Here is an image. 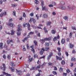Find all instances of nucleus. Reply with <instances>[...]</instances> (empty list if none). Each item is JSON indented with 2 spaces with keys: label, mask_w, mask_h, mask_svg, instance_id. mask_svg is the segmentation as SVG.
Wrapping results in <instances>:
<instances>
[{
  "label": "nucleus",
  "mask_w": 76,
  "mask_h": 76,
  "mask_svg": "<svg viewBox=\"0 0 76 76\" xmlns=\"http://www.w3.org/2000/svg\"><path fill=\"white\" fill-rule=\"evenodd\" d=\"M41 6L42 7V10H45V11H48V8H47L45 6H44V7H43V6L44 5V1L42 0L41 1Z\"/></svg>",
  "instance_id": "1"
},
{
  "label": "nucleus",
  "mask_w": 76,
  "mask_h": 76,
  "mask_svg": "<svg viewBox=\"0 0 76 76\" xmlns=\"http://www.w3.org/2000/svg\"><path fill=\"white\" fill-rule=\"evenodd\" d=\"M18 28L17 29V31L18 32L17 33V34L18 36L20 35V34H21V32H20V31H22V29L20 27V25L19 24L18 26Z\"/></svg>",
  "instance_id": "2"
},
{
  "label": "nucleus",
  "mask_w": 76,
  "mask_h": 76,
  "mask_svg": "<svg viewBox=\"0 0 76 76\" xmlns=\"http://www.w3.org/2000/svg\"><path fill=\"white\" fill-rule=\"evenodd\" d=\"M2 65L3 66V67L1 66H0V69H2L3 70H4V71H5L6 69V65L4 64H3Z\"/></svg>",
  "instance_id": "3"
},
{
  "label": "nucleus",
  "mask_w": 76,
  "mask_h": 76,
  "mask_svg": "<svg viewBox=\"0 0 76 76\" xmlns=\"http://www.w3.org/2000/svg\"><path fill=\"white\" fill-rule=\"evenodd\" d=\"M51 38H45L44 39H41L40 41L42 42H44L45 41H50Z\"/></svg>",
  "instance_id": "4"
},
{
  "label": "nucleus",
  "mask_w": 76,
  "mask_h": 76,
  "mask_svg": "<svg viewBox=\"0 0 76 76\" xmlns=\"http://www.w3.org/2000/svg\"><path fill=\"white\" fill-rule=\"evenodd\" d=\"M53 56V53H49V55L48 57V60H50V58H51V56Z\"/></svg>",
  "instance_id": "5"
},
{
  "label": "nucleus",
  "mask_w": 76,
  "mask_h": 76,
  "mask_svg": "<svg viewBox=\"0 0 76 76\" xmlns=\"http://www.w3.org/2000/svg\"><path fill=\"white\" fill-rule=\"evenodd\" d=\"M8 26H10L11 27H13L15 26V25L12 23H8L7 24Z\"/></svg>",
  "instance_id": "6"
},
{
  "label": "nucleus",
  "mask_w": 76,
  "mask_h": 76,
  "mask_svg": "<svg viewBox=\"0 0 76 76\" xmlns=\"http://www.w3.org/2000/svg\"><path fill=\"white\" fill-rule=\"evenodd\" d=\"M15 31H14L13 30H11V33H10L9 32H8L7 34H9V35H10V34H11V35H14V34H15Z\"/></svg>",
  "instance_id": "7"
},
{
  "label": "nucleus",
  "mask_w": 76,
  "mask_h": 76,
  "mask_svg": "<svg viewBox=\"0 0 76 76\" xmlns=\"http://www.w3.org/2000/svg\"><path fill=\"white\" fill-rule=\"evenodd\" d=\"M73 8H75V7L74 6H73V7H72V8H71V6L70 5H69L67 7V9H69V10H73Z\"/></svg>",
  "instance_id": "8"
},
{
  "label": "nucleus",
  "mask_w": 76,
  "mask_h": 76,
  "mask_svg": "<svg viewBox=\"0 0 76 76\" xmlns=\"http://www.w3.org/2000/svg\"><path fill=\"white\" fill-rule=\"evenodd\" d=\"M60 38V36L59 35H58L57 37H55L53 39V41H56L57 40V39H59Z\"/></svg>",
  "instance_id": "9"
},
{
  "label": "nucleus",
  "mask_w": 76,
  "mask_h": 76,
  "mask_svg": "<svg viewBox=\"0 0 76 76\" xmlns=\"http://www.w3.org/2000/svg\"><path fill=\"white\" fill-rule=\"evenodd\" d=\"M16 72H18V75H22V72L21 71H19L17 69H16Z\"/></svg>",
  "instance_id": "10"
},
{
  "label": "nucleus",
  "mask_w": 76,
  "mask_h": 76,
  "mask_svg": "<svg viewBox=\"0 0 76 76\" xmlns=\"http://www.w3.org/2000/svg\"><path fill=\"white\" fill-rule=\"evenodd\" d=\"M30 37H31L28 34V35L27 36V37H25L24 39L23 40V42H25V40H27V39H28V38H30Z\"/></svg>",
  "instance_id": "11"
},
{
  "label": "nucleus",
  "mask_w": 76,
  "mask_h": 76,
  "mask_svg": "<svg viewBox=\"0 0 76 76\" xmlns=\"http://www.w3.org/2000/svg\"><path fill=\"white\" fill-rule=\"evenodd\" d=\"M3 73L4 75H5L6 76H11V75L8 73H6L5 72H3Z\"/></svg>",
  "instance_id": "12"
},
{
  "label": "nucleus",
  "mask_w": 76,
  "mask_h": 76,
  "mask_svg": "<svg viewBox=\"0 0 76 76\" xmlns=\"http://www.w3.org/2000/svg\"><path fill=\"white\" fill-rule=\"evenodd\" d=\"M43 16L44 18L46 19L48 18V15L47 14H44L43 15Z\"/></svg>",
  "instance_id": "13"
},
{
  "label": "nucleus",
  "mask_w": 76,
  "mask_h": 76,
  "mask_svg": "<svg viewBox=\"0 0 76 76\" xmlns=\"http://www.w3.org/2000/svg\"><path fill=\"white\" fill-rule=\"evenodd\" d=\"M56 58L57 60H62V58H61V57H59L58 56H56Z\"/></svg>",
  "instance_id": "14"
},
{
  "label": "nucleus",
  "mask_w": 76,
  "mask_h": 76,
  "mask_svg": "<svg viewBox=\"0 0 76 76\" xmlns=\"http://www.w3.org/2000/svg\"><path fill=\"white\" fill-rule=\"evenodd\" d=\"M61 42L62 44H64V43H65V39L64 38L62 39L61 40Z\"/></svg>",
  "instance_id": "15"
},
{
  "label": "nucleus",
  "mask_w": 76,
  "mask_h": 76,
  "mask_svg": "<svg viewBox=\"0 0 76 76\" xmlns=\"http://www.w3.org/2000/svg\"><path fill=\"white\" fill-rule=\"evenodd\" d=\"M3 43H0V49L1 50L3 49Z\"/></svg>",
  "instance_id": "16"
},
{
  "label": "nucleus",
  "mask_w": 76,
  "mask_h": 76,
  "mask_svg": "<svg viewBox=\"0 0 76 76\" xmlns=\"http://www.w3.org/2000/svg\"><path fill=\"white\" fill-rule=\"evenodd\" d=\"M28 25V24H27V23H24L23 24V27H27Z\"/></svg>",
  "instance_id": "17"
},
{
  "label": "nucleus",
  "mask_w": 76,
  "mask_h": 76,
  "mask_svg": "<svg viewBox=\"0 0 76 76\" xmlns=\"http://www.w3.org/2000/svg\"><path fill=\"white\" fill-rule=\"evenodd\" d=\"M70 45V48H73V47H74V46H73V45L71 43H69Z\"/></svg>",
  "instance_id": "18"
},
{
  "label": "nucleus",
  "mask_w": 76,
  "mask_h": 76,
  "mask_svg": "<svg viewBox=\"0 0 76 76\" xmlns=\"http://www.w3.org/2000/svg\"><path fill=\"white\" fill-rule=\"evenodd\" d=\"M10 69H11V70L12 72H13L15 71V68H14V67H11Z\"/></svg>",
  "instance_id": "19"
},
{
  "label": "nucleus",
  "mask_w": 76,
  "mask_h": 76,
  "mask_svg": "<svg viewBox=\"0 0 76 76\" xmlns=\"http://www.w3.org/2000/svg\"><path fill=\"white\" fill-rule=\"evenodd\" d=\"M60 4H61V6H64V4H65V3H64V1H62L60 2Z\"/></svg>",
  "instance_id": "20"
},
{
  "label": "nucleus",
  "mask_w": 76,
  "mask_h": 76,
  "mask_svg": "<svg viewBox=\"0 0 76 76\" xmlns=\"http://www.w3.org/2000/svg\"><path fill=\"white\" fill-rule=\"evenodd\" d=\"M71 60L72 61H75L76 59L74 58H71Z\"/></svg>",
  "instance_id": "21"
},
{
  "label": "nucleus",
  "mask_w": 76,
  "mask_h": 76,
  "mask_svg": "<svg viewBox=\"0 0 76 76\" xmlns=\"http://www.w3.org/2000/svg\"><path fill=\"white\" fill-rule=\"evenodd\" d=\"M32 20L33 24H35L36 22V20H35V19H34V18H32Z\"/></svg>",
  "instance_id": "22"
},
{
  "label": "nucleus",
  "mask_w": 76,
  "mask_h": 76,
  "mask_svg": "<svg viewBox=\"0 0 76 76\" xmlns=\"http://www.w3.org/2000/svg\"><path fill=\"white\" fill-rule=\"evenodd\" d=\"M10 64L11 66H15V65L13 62H11L10 63Z\"/></svg>",
  "instance_id": "23"
},
{
  "label": "nucleus",
  "mask_w": 76,
  "mask_h": 76,
  "mask_svg": "<svg viewBox=\"0 0 76 76\" xmlns=\"http://www.w3.org/2000/svg\"><path fill=\"white\" fill-rule=\"evenodd\" d=\"M51 32L52 34H56V31H55L54 30H52L51 31Z\"/></svg>",
  "instance_id": "24"
},
{
  "label": "nucleus",
  "mask_w": 76,
  "mask_h": 76,
  "mask_svg": "<svg viewBox=\"0 0 76 76\" xmlns=\"http://www.w3.org/2000/svg\"><path fill=\"white\" fill-rule=\"evenodd\" d=\"M61 64L64 65L65 64V61L64 60H62L61 62Z\"/></svg>",
  "instance_id": "25"
},
{
  "label": "nucleus",
  "mask_w": 76,
  "mask_h": 76,
  "mask_svg": "<svg viewBox=\"0 0 76 76\" xmlns=\"http://www.w3.org/2000/svg\"><path fill=\"white\" fill-rule=\"evenodd\" d=\"M28 30H30V24H29V23H28V26H27Z\"/></svg>",
  "instance_id": "26"
},
{
  "label": "nucleus",
  "mask_w": 76,
  "mask_h": 76,
  "mask_svg": "<svg viewBox=\"0 0 76 76\" xmlns=\"http://www.w3.org/2000/svg\"><path fill=\"white\" fill-rule=\"evenodd\" d=\"M70 72V70L69 69H67L66 70V73H69Z\"/></svg>",
  "instance_id": "27"
},
{
  "label": "nucleus",
  "mask_w": 76,
  "mask_h": 76,
  "mask_svg": "<svg viewBox=\"0 0 76 76\" xmlns=\"http://www.w3.org/2000/svg\"><path fill=\"white\" fill-rule=\"evenodd\" d=\"M64 19L66 20H67L68 19V18H67V16H66L64 17Z\"/></svg>",
  "instance_id": "28"
},
{
  "label": "nucleus",
  "mask_w": 76,
  "mask_h": 76,
  "mask_svg": "<svg viewBox=\"0 0 76 76\" xmlns=\"http://www.w3.org/2000/svg\"><path fill=\"white\" fill-rule=\"evenodd\" d=\"M39 27H38L37 28H38L39 29H41V27H42V25H41V24H39Z\"/></svg>",
  "instance_id": "29"
},
{
  "label": "nucleus",
  "mask_w": 76,
  "mask_h": 76,
  "mask_svg": "<svg viewBox=\"0 0 76 76\" xmlns=\"http://www.w3.org/2000/svg\"><path fill=\"white\" fill-rule=\"evenodd\" d=\"M41 68V65H39L37 67H36V69L37 70L38 69H40Z\"/></svg>",
  "instance_id": "30"
},
{
  "label": "nucleus",
  "mask_w": 76,
  "mask_h": 76,
  "mask_svg": "<svg viewBox=\"0 0 76 76\" xmlns=\"http://www.w3.org/2000/svg\"><path fill=\"white\" fill-rule=\"evenodd\" d=\"M34 44L35 45V46H37V41H34Z\"/></svg>",
  "instance_id": "31"
},
{
  "label": "nucleus",
  "mask_w": 76,
  "mask_h": 76,
  "mask_svg": "<svg viewBox=\"0 0 76 76\" xmlns=\"http://www.w3.org/2000/svg\"><path fill=\"white\" fill-rule=\"evenodd\" d=\"M72 34H73L72 33L70 32V33L69 34V37L70 38H72Z\"/></svg>",
  "instance_id": "32"
},
{
  "label": "nucleus",
  "mask_w": 76,
  "mask_h": 76,
  "mask_svg": "<svg viewBox=\"0 0 76 76\" xmlns=\"http://www.w3.org/2000/svg\"><path fill=\"white\" fill-rule=\"evenodd\" d=\"M34 2L36 4H38L39 3V1L37 0H35L34 1Z\"/></svg>",
  "instance_id": "33"
},
{
  "label": "nucleus",
  "mask_w": 76,
  "mask_h": 76,
  "mask_svg": "<svg viewBox=\"0 0 76 76\" xmlns=\"http://www.w3.org/2000/svg\"><path fill=\"white\" fill-rule=\"evenodd\" d=\"M50 48H46L45 49V51H48L49 50Z\"/></svg>",
  "instance_id": "34"
},
{
  "label": "nucleus",
  "mask_w": 76,
  "mask_h": 76,
  "mask_svg": "<svg viewBox=\"0 0 76 76\" xmlns=\"http://www.w3.org/2000/svg\"><path fill=\"white\" fill-rule=\"evenodd\" d=\"M35 69H36V68L34 67H33L30 69L31 70H35Z\"/></svg>",
  "instance_id": "35"
},
{
  "label": "nucleus",
  "mask_w": 76,
  "mask_h": 76,
  "mask_svg": "<svg viewBox=\"0 0 76 76\" xmlns=\"http://www.w3.org/2000/svg\"><path fill=\"white\" fill-rule=\"evenodd\" d=\"M13 15L15 16H16V12L15 11H14L13 12Z\"/></svg>",
  "instance_id": "36"
},
{
  "label": "nucleus",
  "mask_w": 76,
  "mask_h": 76,
  "mask_svg": "<svg viewBox=\"0 0 76 76\" xmlns=\"http://www.w3.org/2000/svg\"><path fill=\"white\" fill-rule=\"evenodd\" d=\"M44 30H45V33H47V28H46L44 27Z\"/></svg>",
  "instance_id": "37"
},
{
  "label": "nucleus",
  "mask_w": 76,
  "mask_h": 76,
  "mask_svg": "<svg viewBox=\"0 0 76 76\" xmlns=\"http://www.w3.org/2000/svg\"><path fill=\"white\" fill-rule=\"evenodd\" d=\"M23 18H26V16L25 12L23 13Z\"/></svg>",
  "instance_id": "38"
},
{
  "label": "nucleus",
  "mask_w": 76,
  "mask_h": 76,
  "mask_svg": "<svg viewBox=\"0 0 76 76\" xmlns=\"http://www.w3.org/2000/svg\"><path fill=\"white\" fill-rule=\"evenodd\" d=\"M44 52L42 51V50H41L40 52V55H42L43 54V53Z\"/></svg>",
  "instance_id": "39"
},
{
  "label": "nucleus",
  "mask_w": 76,
  "mask_h": 76,
  "mask_svg": "<svg viewBox=\"0 0 76 76\" xmlns=\"http://www.w3.org/2000/svg\"><path fill=\"white\" fill-rule=\"evenodd\" d=\"M34 34V32L31 31L28 34H29V35H32Z\"/></svg>",
  "instance_id": "40"
},
{
  "label": "nucleus",
  "mask_w": 76,
  "mask_h": 76,
  "mask_svg": "<svg viewBox=\"0 0 76 76\" xmlns=\"http://www.w3.org/2000/svg\"><path fill=\"white\" fill-rule=\"evenodd\" d=\"M52 73H53V75H57V72H56L53 71V72H52Z\"/></svg>",
  "instance_id": "41"
},
{
  "label": "nucleus",
  "mask_w": 76,
  "mask_h": 76,
  "mask_svg": "<svg viewBox=\"0 0 76 76\" xmlns=\"http://www.w3.org/2000/svg\"><path fill=\"white\" fill-rule=\"evenodd\" d=\"M45 64H46L45 63H44L43 64H42L41 66L42 67H43L44 66H45Z\"/></svg>",
  "instance_id": "42"
},
{
  "label": "nucleus",
  "mask_w": 76,
  "mask_h": 76,
  "mask_svg": "<svg viewBox=\"0 0 76 76\" xmlns=\"http://www.w3.org/2000/svg\"><path fill=\"white\" fill-rule=\"evenodd\" d=\"M3 57L4 59H6V56L5 54H4L3 56Z\"/></svg>",
  "instance_id": "43"
},
{
  "label": "nucleus",
  "mask_w": 76,
  "mask_h": 76,
  "mask_svg": "<svg viewBox=\"0 0 76 76\" xmlns=\"http://www.w3.org/2000/svg\"><path fill=\"white\" fill-rule=\"evenodd\" d=\"M45 46L46 47H48L49 46V44L48 43H46L45 44Z\"/></svg>",
  "instance_id": "44"
},
{
  "label": "nucleus",
  "mask_w": 76,
  "mask_h": 76,
  "mask_svg": "<svg viewBox=\"0 0 76 76\" xmlns=\"http://www.w3.org/2000/svg\"><path fill=\"white\" fill-rule=\"evenodd\" d=\"M7 58L8 59H10V55H8Z\"/></svg>",
  "instance_id": "45"
},
{
  "label": "nucleus",
  "mask_w": 76,
  "mask_h": 76,
  "mask_svg": "<svg viewBox=\"0 0 76 76\" xmlns=\"http://www.w3.org/2000/svg\"><path fill=\"white\" fill-rule=\"evenodd\" d=\"M34 58H36L37 57H38V55H37L36 54H34Z\"/></svg>",
  "instance_id": "46"
},
{
  "label": "nucleus",
  "mask_w": 76,
  "mask_h": 76,
  "mask_svg": "<svg viewBox=\"0 0 76 76\" xmlns=\"http://www.w3.org/2000/svg\"><path fill=\"white\" fill-rule=\"evenodd\" d=\"M59 72H63V68H62L61 67L59 69Z\"/></svg>",
  "instance_id": "47"
},
{
  "label": "nucleus",
  "mask_w": 76,
  "mask_h": 76,
  "mask_svg": "<svg viewBox=\"0 0 76 76\" xmlns=\"http://www.w3.org/2000/svg\"><path fill=\"white\" fill-rule=\"evenodd\" d=\"M51 22L50 21H49L48 22V23L47 24V25H50L51 23Z\"/></svg>",
  "instance_id": "48"
},
{
  "label": "nucleus",
  "mask_w": 76,
  "mask_h": 76,
  "mask_svg": "<svg viewBox=\"0 0 76 76\" xmlns=\"http://www.w3.org/2000/svg\"><path fill=\"white\" fill-rule=\"evenodd\" d=\"M65 54L66 56H67V57H68V56H69V53H68V52H67V51H66Z\"/></svg>",
  "instance_id": "49"
},
{
  "label": "nucleus",
  "mask_w": 76,
  "mask_h": 76,
  "mask_svg": "<svg viewBox=\"0 0 76 76\" xmlns=\"http://www.w3.org/2000/svg\"><path fill=\"white\" fill-rule=\"evenodd\" d=\"M57 50H58L59 52L61 51V48H57Z\"/></svg>",
  "instance_id": "50"
},
{
  "label": "nucleus",
  "mask_w": 76,
  "mask_h": 76,
  "mask_svg": "<svg viewBox=\"0 0 76 76\" xmlns=\"http://www.w3.org/2000/svg\"><path fill=\"white\" fill-rule=\"evenodd\" d=\"M63 75L64 76H67V73L64 72L63 74Z\"/></svg>",
  "instance_id": "51"
},
{
  "label": "nucleus",
  "mask_w": 76,
  "mask_h": 76,
  "mask_svg": "<svg viewBox=\"0 0 76 76\" xmlns=\"http://www.w3.org/2000/svg\"><path fill=\"white\" fill-rule=\"evenodd\" d=\"M61 9H62V10L66 9V7H62Z\"/></svg>",
  "instance_id": "52"
},
{
  "label": "nucleus",
  "mask_w": 76,
  "mask_h": 76,
  "mask_svg": "<svg viewBox=\"0 0 76 76\" xmlns=\"http://www.w3.org/2000/svg\"><path fill=\"white\" fill-rule=\"evenodd\" d=\"M27 49H29V48H30L29 47V45H28V44H27Z\"/></svg>",
  "instance_id": "53"
},
{
  "label": "nucleus",
  "mask_w": 76,
  "mask_h": 76,
  "mask_svg": "<svg viewBox=\"0 0 76 76\" xmlns=\"http://www.w3.org/2000/svg\"><path fill=\"white\" fill-rule=\"evenodd\" d=\"M31 51H33V53H35V50L34 49H31Z\"/></svg>",
  "instance_id": "54"
},
{
  "label": "nucleus",
  "mask_w": 76,
  "mask_h": 76,
  "mask_svg": "<svg viewBox=\"0 0 76 76\" xmlns=\"http://www.w3.org/2000/svg\"><path fill=\"white\" fill-rule=\"evenodd\" d=\"M30 16H34V13H31L30 14Z\"/></svg>",
  "instance_id": "55"
},
{
  "label": "nucleus",
  "mask_w": 76,
  "mask_h": 76,
  "mask_svg": "<svg viewBox=\"0 0 76 76\" xmlns=\"http://www.w3.org/2000/svg\"><path fill=\"white\" fill-rule=\"evenodd\" d=\"M12 7H16L17 6V5H16V4H12Z\"/></svg>",
  "instance_id": "56"
},
{
  "label": "nucleus",
  "mask_w": 76,
  "mask_h": 76,
  "mask_svg": "<svg viewBox=\"0 0 76 76\" xmlns=\"http://www.w3.org/2000/svg\"><path fill=\"white\" fill-rule=\"evenodd\" d=\"M57 70V67L56 66L54 67V70Z\"/></svg>",
  "instance_id": "57"
},
{
  "label": "nucleus",
  "mask_w": 76,
  "mask_h": 76,
  "mask_svg": "<svg viewBox=\"0 0 76 76\" xmlns=\"http://www.w3.org/2000/svg\"><path fill=\"white\" fill-rule=\"evenodd\" d=\"M69 40H70V38H68L66 39V41L67 42L69 41Z\"/></svg>",
  "instance_id": "58"
},
{
  "label": "nucleus",
  "mask_w": 76,
  "mask_h": 76,
  "mask_svg": "<svg viewBox=\"0 0 76 76\" xmlns=\"http://www.w3.org/2000/svg\"><path fill=\"white\" fill-rule=\"evenodd\" d=\"M58 55L59 56H61V53H60V52H58Z\"/></svg>",
  "instance_id": "59"
},
{
  "label": "nucleus",
  "mask_w": 76,
  "mask_h": 76,
  "mask_svg": "<svg viewBox=\"0 0 76 76\" xmlns=\"http://www.w3.org/2000/svg\"><path fill=\"white\" fill-rule=\"evenodd\" d=\"M32 18H31L30 19V20H29V22L30 23H31L32 22Z\"/></svg>",
  "instance_id": "60"
},
{
  "label": "nucleus",
  "mask_w": 76,
  "mask_h": 76,
  "mask_svg": "<svg viewBox=\"0 0 76 76\" xmlns=\"http://www.w3.org/2000/svg\"><path fill=\"white\" fill-rule=\"evenodd\" d=\"M3 0H0V4H2V3H3Z\"/></svg>",
  "instance_id": "61"
},
{
  "label": "nucleus",
  "mask_w": 76,
  "mask_h": 76,
  "mask_svg": "<svg viewBox=\"0 0 76 76\" xmlns=\"http://www.w3.org/2000/svg\"><path fill=\"white\" fill-rule=\"evenodd\" d=\"M40 36H41L40 35V33H38L37 34V36L39 37H40Z\"/></svg>",
  "instance_id": "62"
},
{
  "label": "nucleus",
  "mask_w": 76,
  "mask_h": 76,
  "mask_svg": "<svg viewBox=\"0 0 76 76\" xmlns=\"http://www.w3.org/2000/svg\"><path fill=\"white\" fill-rule=\"evenodd\" d=\"M49 7H53V5L52 4H49L48 5Z\"/></svg>",
  "instance_id": "63"
},
{
  "label": "nucleus",
  "mask_w": 76,
  "mask_h": 76,
  "mask_svg": "<svg viewBox=\"0 0 76 76\" xmlns=\"http://www.w3.org/2000/svg\"><path fill=\"white\" fill-rule=\"evenodd\" d=\"M74 73H76V68H75L74 69Z\"/></svg>",
  "instance_id": "64"
}]
</instances>
